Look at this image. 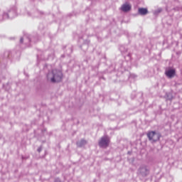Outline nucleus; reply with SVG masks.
Returning <instances> with one entry per match:
<instances>
[{"label":"nucleus","instance_id":"nucleus-1","mask_svg":"<svg viewBox=\"0 0 182 182\" xmlns=\"http://www.w3.org/2000/svg\"><path fill=\"white\" fill-rule=\"evenodd\" d=\"M62 77H63V74H62V71L59 70H53L52 72L48 73L47 75V79L50 80L51 83L62 82Z\"/></svg>","mask_w":182,"mask_h":182},{"label":"nucleus","instance_id":"nucleus-2","mask_svg":"<svg viewBox=\"0 0 182 182\" xmlns=\"http://www.w3.org/2000/svg\"><path fill=\"white\" fill-rule=\"evenodd\" d=\"M147 137L150 141L154 143L160 140V134L154 131H151L147 133Z\"/></svg>","mask_w":182,"mask_h":182},{"label":"nucleus","instance_id":"nucleus-3","mask_svg":"<svg viewBox=\"0 0 182 182\" xmlns=\"http://www.w3.org/2000/svg\"><path fill=\"white\" fill-rule=\"evenodd\" d=\"M110 140L107 136H102L100 140L99 141V146L100 147L106 148L109 146Z\"/></svg>","mask_w":182,"mask_h":182},{"label":"nucleus","instance_id":"nucleus-4","mask_svg":"<svg viewBox=\"0 0 182 182\" xmlns=\"http://www.w3.org/2000/svg\"><path fill=\"white\" fill-rule=\"evenodd\" d=\"M139 174H141V176H142V177H146V176H149L150 171H149V169H147V167L142 166V167L139 168Z\"/></svg>","mask_w":182,"mask_h":182},{"label":"nucleus","instance_id":"nucleus-5","mask_svg":"<svg viewBox=\"0 0 182 182\" xmlns=\"http://www.w3.org/2000/svg\"><path fill=\"white\" fill-rule=\"evenodd\" d=\"M11 15H12V11H10L8 14L0 10V21H4V19H8V18H14V16H11Z\"/></svg>","mask_w":182,"mask_h":182},{"label":"nucleus","instance_id":"nucleus-6","mask_svg":"<svg viewBox=\"0 0 182 182\" xmlns=\"http://www.w3.org/2000/svg\"><path fill=\"white\" fill-rule=\"evenodd\" d=\"M165 75L166 76H167V77H169L170 79H171V77H174V75H176V70L174 69L167 70L165 72Z\"/></svg>","mask_w":182,"mask_h":182},{"label":"nucleus","instance_id":"nucleus-7","mask_svg":"<svg viewBox=\"0 0 182 182\" xmlns=\"http://www.w3.org/2000/svg\"><path fill=\"white\" fill-rule=\"evenodd\" d=\"M139 15H141V16H144L149 14V10L146 8H139L138 9Z\"/></svg>","mask_w":182,"mask_h":182},{"label":"nucleus","instance_id":"nucleus-8","mask_svg":"<svg viewBox=\"0 0 182 182\" xmlns=\"http://www.w3.org/2000/svg\"><path fill=\"white\" fill-rule=\"evenodd\" d=\"M130 9H132V6L127 4H123L121 7L122 12H129Z\"/></svg>","mask_w":182,"mask_h":182},{"label":"nucleus","instance_id":"nucleus-9","mask_svg":"<svg viewBox=\"0 0 182 182\" xmlns=\"http://www.w3.org/2000/svg\"><path fill=\"white\" fill-rule=\"evenodd\" d=\"M87 141L85 139H81L80 141L77 142V147H83V146H86Z\"/></svg>","mask_w":182,"mask_h":182},{"label":"nucleus","instance_id":"nucleus-10","mask_svg":"<svg viewBox=\"0 0 182 182\" xmlns=\"http://www.w3.org/2000/svg\"><path fill=\"white\" fill-rule=\"evenodd\" d=\"M23 39H26V41H28V42H31V38L24 36L20 39V43H23Z\"/></svg>","mask_w":182,"mask_h":182},{"label":"nucleus","instance_id":"nucleus-11","mask_svg":"<svg viewBox=\"0 0 182 182\" xmlns=\"http://www.w3.org/2000/svg\"><path fill=\"white\" fill-rule=\"evenodd\" d=\"M160 12H161V9H159L158 10H156L155 11V14H160Z\"/></svg>","mask_w":182,"mask_h":182},{"label":"nucleus","instance_id":"nucleus-12","mask_svg":"<svg viewBox=\"0 0 182 182\" xmlns=\"http://www.w3.org/2000/svg\"><path fill=\"white\" fill-rule=\"evenodd\" d=\"M37 151H38V153H41L42 151V146H40L38 149Z\"/></svg>","mask_w":182,"mask_h":182},{"label":"nucleus","instance_id":"nucleus-13","mask_svg":"<svg viewBox=\"0 0 182 182\" xmlns=\"http://www.w3.org/2000/svg\"><path fill=\"white\" fill-rule=\"evenodd\" d=\"M173 98H169V100H171Z\"/></svg>","mask_w":182,"mask_h":182},{"label":"nucleus","instance_id":"nucleus-14","mask_svg":"<svg viewBox=\"0 0 182 182\" xmlns=\"http://www.w3.org/2000/svg\"><path fill=\"white\" fill-rule=\"evenodd\" d=\"M40 14H43V13H42V12H40Z\"/></svg>","mask_w":182,"mask_h":182}]
</instances>
